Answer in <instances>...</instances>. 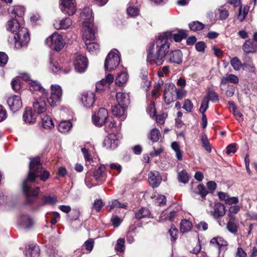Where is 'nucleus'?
<instances>
[{
  "label": "nucleus",
  "mask_w": 257,
  "mask_h": 257,
  "mask_svg": "<svg viewBox=\"0 0 257 257\" xmlns=\"http://www.w3.org/2000/svg\"><path fill=\"white\" fill-rule=\"evenodd\" d=\"M116 49L111 50L107 55L104 62V69L110 71L115 69L119 64L120 58Z\"/></svg>",
  "instance_id": "5"
},
{
  "label": "nucleus",
  "mask_w": 257,
  "mask_h": 257,
  "mask_svg": "<svg viewBox=\"0 0 257 257\" xmlns=\"http://www.w3.org/2000/svg\"><path fill=\"white\" fill-rule=\"evenodd\" d=\"M242 49L246 54L254 53L257 50V44L250 40H247L243 44Z\"/></svg>",
  "instance_id": "26"
},
{
  "label": "nucleus",
  "mask_w": 257,
  "mask_h": 257,
  "mask_svg": "<svg viewBox=\"0 0 257 257\" xmlns=\"http://www.w3.org/2000/svg\"><path fill=\"white\" fill-rule=\"evenodd\" d=\"M138 0H131L127 8L126 12L127 15L131 17H135L139 15L140 10L138 6H135L134 4H137Z\"/></svg>",
  "instance_id": "24"
},
{
  "label": "nucleus",
  "mask_w": 257,
  "mask_h": 257,
  "mask_svg": "<svg viewBox=\"0 0 257 257\" xmlns=\"http://www.w3.org/2000/svg\"><path fill=\"white\" fill-rule=\"evenodd\" d=\"M225 213V208L224 205L219 202L214 204L213 211L212 214L214 218H218L223 216Z\"/></svg>",
  "instance_id": "25"
},
{
  "label": "nucleus",
  "mask_w": 257,
  "mask_h": 257,
  "mask_svg": "<svg viewBox=\"0 0 257 257\" xmlns=\"http://www.w3.org/2000/svg\"><path fill=\"white\" fill-rule=\"evenodd\" d=\"M230 64L233 69L235 71H239L242 67L245 66V64H242L237 57H233L230 61Z\"/></svg>",
  "instance_id": "40"
},
{
  "label": "nucleus",
  "mask_w": 257,
  "mask_h": 257,
  "mask_svg": "<svg viewBox=\"0 0 257 257\" xmlns=\"http://www.w3.org/2000/svg\"><path fill=\"white\" fill-rule=\"evenodd\" d=\"M128 80L127 73L125 72L118 73L115 79V83L119 86H122Z\"/></svg>",
  "instance_id": "38"
},
{
  "label": "nucleus",
  "mask_w": 257,
  "mask_h": 257,
  "mask_svg": "<svg viewBox=\"0 0 257 257\" xmlns=\"http://www.w3.org/2000/svg\"><path fill=\"white\" fill-rule=\"evenodd\" d=\"M46 44L57 51L62 49L64 46V42L62 35L54 33L45 40Z\"/></svg>",
  "instance_id": "6"
},
{
  "label": "nucleus",
  "mask_w": 257,
  "mask_h": 257,
  "mask_svg": "<svg viewBox=\"0 0 257 257\" xmlns=\"http://www.w3.org/2000/svg\"><path fill=\"white\" fill-rule=\"evenodd\" d=\"M161 137V133L160 131L156 128H153L151 130L150 133L148 134V138L152 142H157Z\"/></svg>",
  "instance_id": "41"
},
{
  "label": "nucleus",
  "mask_w": 257,
  "mask_h": 257,
  "mask_svg": "<svg viewBox=\"0 0 257 257\" xmlns=\"http://www.w3.org/2000/svg\"><path fill=\"white\" fill-rule=\"evenodd\" d=\"M81 18L83 20V23L85 22L92 23L93 20L92 11L89 7L84 8L80 14Z\"/></svg>",
  "instance_id": "28"
},
{
  "label": "nucleus",
  "mask_w": 257,
  "mask_h": 257,
  "mask_svg": "<svg viewBox=\"0 0 257 257\" xmlns=\"http://www.w3.org/2000/svg\"><path fill=\"white\" fill-rule=\"evenodd\" d=\"M150 215V210L145 207H142L135 212V217L138 219L146 218Z\"/></svg>",
  "instance_id": "42"
},
{
  "label": "nucleus",
  "mask_w": 257,
  "mask_h": 257,
  "mask_svg": "<svg viewBox=\"0 0 257 257\" xmlns=\"http://www.w3.org/2000/svg\"><path fill=\"white\" fill-rule=\"evenodd\" d=\"M170 72V68L168 66H163L161 69L158 71V75L159 77H163L165 75H166Z\"/></svg>",
  "instance_id": "57"
},
{
  "label": "nucleus",
  "mask_w": 257,
  "mask_h": 257,
  "mask_svg": "<svg viewBox=\"0 0 257 257\" xmlns=\"http://www.w3.org/2000/svg\"><path fill=\"white\" fill-rule=\"evenodd\" d=\"M201 143L202 147L208 152H211V147L207 136L203 133L201 136Z\"/></svg>",
  "instance_id": "43"
},
{
  "label": "nucleus",
  "mask_w": 257,
  "mask_h": 257,
  "mask_svg": "<svg viewBox=\"0 0 257 257\" xmlns=\"http://www.w3.org/2000/svg\"><path fill=\"white\" fill-rule=\"evenodd\" d=\"M118 140L114 134L108 135L104 140L103 145L106 149H114L118 145Z\"/></svg>",
  "instance_id": "17"
},
{
  "label": "nucleus",
  "mask_w": 257,
  "mask_h": 257,
  "mask_svg": "<svg viewBox=\"0 0 257 257\" xmlns=\"http://www.w3.org/2000/svg\"><path fill=\"white\" fill-rule=\"evenodd\" d=\"M189 175L185 170H183L178 174V179L179 182L186 184L189 180Z\"/></svg>",
  "instance_id": "44"
},
{
  "label": "nucleus",
  "mask_w": 257,
  "mask_h": 257,
  "mask_svg": "<svg viewBox=\"0 0 257 257\" xmlns=\"http://www.w3.org/2000/svg\"><path fill=\"white\" fill-rule=\"evenodd\" d=\"M61 11L69 16L73 15L76 11L75 0H60Z\"/></svg>",
  "instance_id": "10"
},
{
  "label": "nucleus",
  "mask_w": 257,
  "mask_h": 257,
  "mask_svg": "<svg viewBox=\"0 0 257 257\" xmlns=\"http://www.w3.org/2000/svg\"><path fill=\"white\" fill-rule=\"evenodd\" d=\"M125 108L126 106L118 104L112 106L111 110L113 115L120 118V120L122 121L126 117L125 114Z\"/></svg>",
  "instance_id": "22"
},
{
  "label": "nucleus",
  "mask_w": 257,
  "mask_h": 257,
  "mask_svg": "<svg viewBox=\"0 0 257 257\" xmlns=\"http://www.w3.org/2000/svg\"><path fill=\"white\" fill-rule=\"evenodd\" d=\"M103 206V203L101 200H95L93 207L97 212L99 211Z\"/></svg>",
  "instance_id": "63"
},
{
  "label": "nucleus",
  "mask_w": 257,
  "mask_h": 257,
  "mask_svg": "<svg viewBox=\"0 0 257 257\" xmlns=\"http://www.w3.org/2000/svg\"><path fill=\"white\" fill-rule=\"evenodd\" d=\"M26 257H39L40 255V248L36 244L32 243L29 245L26 248Z\"/></svg>",
  "instance_id": "23"
},
{
  "label": "nucleus",
  "mask_w": 257,
  "mask_h": 257,
  "mask_svg": "<svg viewBox=\"0 0 257 257\" xmlns=\"http://www.w3.org/2000/svg\"><path fill=\"white\" fill-rule=\"evenodd\" d=\"M248 9L245 7L243 8V12H242V7L240 6L238 10V19L240 22H242L246 17L248 13Z\"/></svg>",
  "instance_id": "53"
},
{
  "label": "nucleus",
  "mask_w": 257,
  "mask_h": 257,
  "mask_svg": "<svg viewBox=\"0 0 257 257\" xmlns=\"http://www.w3.org/2000/svg\"><path fill=\"white\" fill-rule=\"evenodd\" d=\"M168 233L170 234L171 241H175L178 237V229L175 226H172L169 229Z\"/></svg>",
  "instance_id": "48"
},
{
  "label": "nucleus",
  "mask_w": 257,
  "mask_h": 257,
  "mask_svg": "<svg viewBox=\"0 0 257 257\" xmlns=\"http://www.w3.org/2000/svg\"><path fill=\"white\" fill-rule=\"evenodd\" d=\"M183 55L181 50L171 51L167 55L168 62L171 63L180 64L182 62Z\"/></svg>",
  "instance_id": "16"
},
{
  "label": "nucleus",
  "mask_w": 257,
  "mask_h": 257,
  "mask_svg": "<svg viewBox=\"0 0 257 257\" xmlns=\"http://www.w3.org/2000/svg\"><path fill=\"white\" fill-rule=\"evenodd\" d=\"M166 197L163 195H158L156 198L157 203L159 206H164L166 204Z\"/></svg>",
  "instance_id": "56"
},
{
  "label": "nucleus",
  "mask_w": 257,
  "mask_h": 257,
  "mask_svg": "<svg viewBox=\"0 0 257 257\" xmlns=\"http://www.w3.org/2000/svg\"><path fill=\"white\" fill-rule=\"evenodd\" d=\"M110 207L111 209L114 208H126L127 204H121L117 200H113L110 203Z\"/></svg>",
  "instance_id": "52"
},
{
  "label": "nucleus",
  "mask_w": 257,
  "mask_h": 257,
  "mask_svg": "<svg viewBox=\"0 0 257 257\" xmlns=\"http://www.w3.org/2000/svg\"><path fill=\"white\" fill-rule=\"evenodd\" d=\"M74 66L75 70L79 73L86 71L88 66V60L86 57L81 54H75Z\"/></svg>",
  "instance_id": "9"
},
{
  "label": "nucleus",
  "mask_w": 257,
  "mask_h": 257,
  "mask_svg": "<svg viewBox=\"0 0 257 257\" xmlns=\"http://www.w3.org/2000/svg\"><path fill=\"white\" fill-rule=\"evenodd\" d=\"M190 29L193 31H197L202 30L204 25L199 21H194L189 24Z\"/></svg>",
  "instance_id": "46"
},
{
  "label": "nucleus",
  "mask_w": 257,
  "mask_h": 257,
  "mask_svg": "<svg viewBox=\"0 0 257 257\" xmlns=\"http://www.w3.org/2000/svg\"><path fill=\"white\" fill-rule=\"evenodd\" d=\"M116 99L119 104L127 106L130 102L128 94L126 93L119 92L116 94Z\"/></svg>",
  "instance_id": "30"
},
{
  "label": "nucleus",
  "mask_w": 257,
  "mask_h": 257,
  "mask_svg": "<svg viewBox=\"0 0 257 257\" xmlns=\"http://www.w3.org/2000/svg\"><path fill=\"white\" fill-rule=\"evenodd\" d=\"M137 229V227L136 226H132L130 227L127 234V241L129 243H132L134 241V237L132 235V233H135Z\"/></svg>",
  "instance_id": "49"
},
{
  "label": "nucleus",
  "mask_w": 257,
  "mask_h": 257,
  "mask_svg": "<svg viewBox=\"0 0 257 257\" xmlns=\"http://www.w3.org/2000/svg\"><path fill=\"white\" fill-rule=\"evenodd\" d=\"M80 215V212L78 210H73L69 215V218L70 220H77Z\"/></svg>",
  "instance_id": "64"
},
{
  "label": "nucleus",
  "mask_w": 257,
  "mask_h": 257,
  "mask_svg": "<svg viewBox=\"0 0 257 257\" xmlns=\"http://www.w3.org/2000/svg\"><path fill=\"white\" fill-rule=\"evenodd\" d=\"M210 244L218 248L219 253L226 250L228 245L227 241L219 236L213 237L210 241Z\"/></svg>",
  "instance_id": "12"
},
{
  "label": "nucleus",
  "mask_w": 257,
  "mask_h": 257,
  "mask_svg": "<svg viewBox=\"0 0 257 257\" xmlns=\"http://www.w3.org/2000/svg\"><path fill=\"white\" fill-rule=\"evenodd\" d=\"M94 243V242L92 239H89L86 240L82 245V249L86 250L84 253H90L93 249Z\"/></svg>",
  "instance_id": "45"
},
{
  "label": "nucleus",
  "mask_w": 257,
  "mask_h": 257,
  "mask_svg": "<svg viewBox=\"0 0 257 257\" xmlns=\"http://www.w3.org/2000/svg\"><path fill=\"white\" fill-rule=\"evenodd\" d=\"M8 56L5 52H0V66L4 67L8 62Z\"/></svg>",
  "instance_id": "61"
},
{
  "label": "nucleus",
  "mask_w": 257,
  "mask_h": 257,
  "mask_svg": "<svg viewBox=\"0 0 257 257\" xmlns=\"http://www.w3.org/2000/svg\"><path fill=\"white\" fill-rule=\"evenodd\" d=\"M9 13L12 17H18L22 18L25 13V9L23 6H17L8 9Z\"/></svg>",
  "instance_id": "29"
},
{
  "label": "nucleus",
  "mask_w": 257,
  "mask_h": 257,
  "mask_svg": "<svg viewBox=\"0 0 257 257\" xmlns=\"http://www.w3.org/2000/svg\"><path fill=\"white\" fill-rule=\"evenodd\" d=\"M108 86L106 84V81L105 79H102L101 80L97 82L96 83V90L97 92L102 91L105 89Z\"/></svg>",
  "instance_id": "51"
},
{
  "label": "nucleus",
  "mask_w": 257,
  "mask_h": 257,
  "mask_svg": "<svg viewBox=\"0 0 257 257\" xmlns=\"http://www.w3.org/2000/svg\"><path fill=\"white\" fill-rule=\"evenodd\" d=\"M29 89L31 91H37L39 96L48 95L47 91L37 81H31L29 83Z\"/></svg>",
  "instance_id": "21"
},
{
  "label": "nucleus",
  "mask_w": 257,
  "mask_h": 257,
  "mask_svg": "<svg viewBox=\"0 0 257 257\" xmlns=\"http://www.w3.org/2000/svg\"><path fill=\"white\" fill-rule=\"evenodd\" d=\"M85 44L86 46V49L89 52L95 54L99 51V45L98 43L92 41H89L85 42Z\"/></svg>",
  "instance_id": "37"
},
{
  "label": "nucleus",
  "mask_w": 257,
  "mask_h": 257,
  "mask_svg": "<svg viewBox=\"0 0 257 257\" xmlns=\"http://www.w3.org/2000/svg\"><path fill=\"white\" fill-rule=\"evenodd\" d=\"M238 81L239 79L236 75L233 74H229L221 78L220 84L226 85L228 83L237 84L238 83Z\"/></svg>",
  "instance_id": "33"
},
{
  "label": "nucleus",
  "mask_w": 257,
  "mask_h": 257,
  "mask_svg": "<svg viewBox=\"0 0 257 257\" xmlns=\"http://www.w3.org/2000/svg\"><path fill=\"white\" fill-rule=\"evenodd\" d=\"M218 11L220 20H225L228 17V12L225 9L221 7L218 10Z\"/></svg>",
  "instance_id": "62"
},
{
  "label": "nucleus",
  "mask_w": 257,
  "mask_h": 257,
  "mask_svg": "<svg viewBox=\"0 0 257 257\" xmlns=\"http://www.w3.org/2000/svg\"><path fill=\"white\" fill-rule=\"evenodd\" d=\"M108 116L107 109L104 108H100L97 113L92 115V122L96 126H101L106 122Z\"/></svg>",
  "instance_id": "8"
},
{
  "label": "nucleus",
  "mask_w": 257,
  "mask_h": 257,
  "mask_svg": "<svg viewBox=\"0 0 257 257\" xmlns=\"http://www.w3.org/2000/svg\"><path fill=\"white\" fill-rule=\"evenodd\" d=\"M23 118L25 123L30 124L36 121V116L32 110L26 109L23 114Z\"/></svg>",
  "instance_id": "32"
},
{
  "label": "nucleus",
  "mask_w": 257,
  "mask_h": 257,
  "mask_svg": "<svg viewBox=\"0 0 257 257\" xmlns=\"http://www.w3.org/2000/svg\"><path fill=\"white\" fill-rule=\"evenodd\" d=\"M206 98L208 102L209 100L211 101L213 103L219 101V97L218 94L211 88H208L206 95L204 98Z\"/></svg>",
  "instance_id": "36"
},
{
  "label": "nucleus",
  "mask_w": 257,
  "mask_h": 257,
  "mask_svg": "<svg viewBox=\"0 0 257 257\" xmlns=\"http://www.w3.org/2000/svg\"><path fill=\"white\" fill-rule=\"evenodd\" d=\"M13 35L15 47L18 49L26 45L30 40L28 29L22 26Z\"/></svg>",
  "instance_id": "4"
},
{
  "label": "nucleus",
  "mask_w": 257,
  "mask_h": 257,
  "mask_svg": "<svg viewBox=\"0 0 257 257\" xmlns=\"http://www.w3.org/2000/svg\"><path fill=\"white\" fill-rule=\"evenodd\" d=\"M57 200L56 197L54 196H44L43 197V201L45 204L53 205L56 203Z\"/></svg>",
  "instance_id": "54"
},
{
  "label": "nucleus",
  "mask_w": 257,
  "mask_h": 257,
  "mask_svg": "<svg viewBox=\"0 0 257 257\" xmlns=\"http://www.w3.org/2000/svg\"><path fill=\"white\" fill-rule=\"evenodd\" d=\"M11 84L13 90L15 91H18L21 89V82L19 78L14 79Z\"/></svg>",
  "instance_id": "55"
},
{
  "label": "nucleus",
  "mask_w": 257,
  "mask_h": 257,
  "mask_svg": "<svg viewBox=\"0 0 257 257\" xmlns=\"http://www.w3.org/2000/svg\"><path fill=\"white\" fill-rule=\"evenodd\" d=\"M42 124L43 127L47 130H51L54 127V123L51 117L48 115L42 118Z\"/></svg>",
  "instance_id": "34"
},
{
  "label": "nucleus",
  "mask_w": 257,
  "mask_h": 257,
  "mask_svg": "<svg viewBox=\"0 0 257 257\" xmlns=\"http://www.w3.org/2000/svg\"><path fill=\"white\" fill-rule=\"evenodd\" d=\"M81 101L84 106L90 108L92 106L95 101L94 94L92 92H87L83 94Z\"/></svg>",
  "instance_id": "19"
},
{
  "label": "nucleus",
  "mask_w": 257,
  "mask_h": 257,
  "mask_svg": "<svg viewBox=\"0 0 257 257\" xmlns=\"http://www.w3.org/2000/svg\"><path fill=\"white\" fill-rule=\"evenodd\" d=\"M50 174L47 171H42V164L39 157H36L31 160L29 165V171L27 177L23 182L22 189L29 203L34 201V198L40 192V188L35 186V183L38 177L43 181H45L49 177Z\"/></svg>",
  "instance_id": "1"
},
{
  "label": "nucleus",
  "mask_w": 257,
  "mask_h": 257,
  "mask_svg": "<svg viewBox=\"0 0 257 257\" xmlns=\"http://www.w3.org/2000/svg\"><path fill=\"white\" fill-rule=\"evenodd\" d=\"M62 94V90L59 85H52L51 86V94L49 96L46 95L39 96L36 98L33 103L34 110L38 114L44 112L46 110V99L50 106H56L60 101Z\"/></svg>",
  "instance_id": "3"
},
{
  "label": "nucleus",
  "mask_w": 257,
  "mask_h": 257,
  "mask_svg": "<svg viewBox=\"0 0 257 257\" xmlns=\"http://www.w3.org/2000/svg\"><path fill=\"white\" fill-rule=\"evenodd\" d=\"M124 239L123 238H119L116 242L115 246V250L119 253H122L125 250Z\"/></svg>",
  "instance_id": "47"
},
{
  "label": "nucleus",
  "mask_w": 257,
  "mask_h": 257,
  "mask_svg": "<svg viewBox=\"0 0 257 257\" xmlns=\"http://www.w3.org/2000/svg\"><path fill=\"white\" fill-rule=\"evenodd\" d=\"M82 38L86 42L93 41L95 40V34L93 25L92 23L85 22L82 24Z\"/></svg>",
  "instance_id": "7"
},
{
  "label": "nucleus",
  "mask_w": 257,
  "mask_h": 257,
  "mask_svg": "<svg viewBox=\"0 0 257 257\" xmlns=\"http://www.w3.org/2000/svg\"><path fill=\"white\" fill-rule=\"evenodd\" d=\"M21 26L18 21L15 19L9 20L6 25L7 30L13 34L16 32Z\"/></svg>",
  "instance_id": "31"
},
{
  "label": "nucleus",
  "mask_w": 257,
  "mask_h": 257,
  "mask_svg": "<svg viewBox=\"0 0 257 257\" xmlns=\"http://www.w3.org/2000/svg\"><path fill=\"white\" fill-rule=\"evenodd\" d=\"M162 178L159 172L157 171H151L149 174V182L153 188H157L160 184Z\"/></svg>",
  "instance_id": "18"
},
{
  "label": "nucleus",
  "mask_w": 257,
  "mask_h": 257,
  "mask_svg": "<svg viewBox=\"0 0 257 257\" xmlns=\"http://www.w3.org/2000/svg\"><path fill=\"white\" fill-rule=\"evenodd\" d=\"M198 193L202 197H205L208 194V192L205 188L204 186L199 184L197 187Z\"/></svg>",
  "instance_id": "60"
},
{
  "label": "nucleus",
  "mask_w": 257,
  "mask_h": 257,
  "mask_svg": "<svg viewBox=\"0 0 257 257\" xmlns=\"http://www.w3.org/2000/svg\"><path fill=\"white\" fill-rule=\"evenodd\" d=\"M208 104L209 102L207 101V98H203L199 109V111L202 114L205 113V111L208 108Z\"/></svg>",
  "instance_id": "58"
},
{
  "label": "nucleus",
  "mask_w": 257,
  "mask_h": 257,
  "mask_svg": "<svg viewBox=\"0 0 257 257\" xmlns=\"http://www.w3.org/2000/svg\"><path fill=\"white\" fill-rule=\"evenodd\" d=\"M72 22L69 18L63 19L61 20L56 21L54 24V27L57 29H67L71 26Z\"/></svg>",
  "instance_id": "27"
},
{
  "label": "nucleus",
  "mask_w": 257,
  "mask_h": 257,
  "mask_svg": "<svg viewBox=\"0 0 257 257\" xmlns=\"http://www.w3.org/2000/svg\"><path fill=\"white\" fill-rule=\"evenodd\" d=\"M193 107V104L189 99H186L183 106V108L188 112H191Z\"/></svg>",
  "instance_id": "59"
},
{
  "label": "nucleus",
  "mask_w": 257,
  "mask_h": 257,
  "mask_svg": "<svg viewBox=\"0 0 257 257\" xmlns=\"http://www.w3.org/2000/svg\"><path fill=\"white\" fill-rule=\"evenodd\" d=\"M93 176L90 174H86L85 178V183L86 185L89 188L92 186L96 185L97 184L95 183L93 180Z\"/></svg>",
  "instance_id": "50"
},
{
  "label": "nucleus",
  "mask_w": 257,
  "mask_h": 257,
  "mask_svg": "<svg viewBox=\"0 0 257 257\" xmlns=\"http://www.w3.org/2000/svg\"><path fill=\"white\" fill-rule=\"evenodd\" d=\"M176 88L172 83H167L165 85L164 100L167 104H170L174 101V94Z\"/></svg>",
  "instance_id": "11"
},
{
  "label": "nucleus",
  "mask_w": 257,
  "mask_h": 257,
  "mask_svg": "<svg viewBox=\"0 0 257 257\" xmlns=\"http://www.w3.org/2000/svg\"><path fill=\"white\" fill-rule=\"evenodd\" d=\"M165 35H160L155 42L150 43L147 47L148 62L162 65L165 57L169 53L170 43L166 40Z\"/></svg>",
  "instance_id": "2"
},
{
  "label": "nucleus",
  "mask_w": 257,
  "mask_h": 257,
  "mask_svg": "<svg viewBox=\"0 0 257 257\" xmlns=\"http://www.w3.org/2000/svg\"><path fill=\"white\" fill-rule=\"evenodd\" d=\"M8 104L11 111L15 112L22 107V102L19 95H14L10 96L7 100Z\"/></svg>",
  "instance_id": "15"
},
{
  "label": "nucleus",
  "mask_w": 257,
  "mask_h": 257,
  "mask_svg": "<svg viewBox=\"0 0 257 257\" xmlns=\"http://www.w3.org/2000/svg\"><path fill=\"white\" fill-rule=\"evenodd\" d=\"M18 221L21 225H33L35 223V219L27 214L21 215L18 218Z\"/></svg>",
  "instance_id": "35"
},
{
  "label": "nucleus",
  "mask_w": 257,
  "mask_h": 257,
  "mask_svg": "<svg viewBox=\"0 0 257 257\" xmlns=\"http://www.w3.org/2000/svg\"><path fill=\"white\" fill-rule=\"evenodd\" d=\"M162 35H165L166 40L169 42L172 39L175 42H180L183 39H185L187 36V31L181 30L177 33H174L172 32L167 31L161 34Z\"/></svg>",
  "instance_id": "14"
},
{
  "label": "nucleus",
  "mask_w": 257,
  "mask_h": 257,
  "mask_svg": "<svg viewBox=\"0 0 257 257\" xmlns=\"http://www.w3.org/2000/svg\"><path fill=\"white\" fill-rule=\"evenodd\" d=\"M72 126L70 121H63L60 122L58 125V130L63 134L68 132Z\"/></svg>",
  "instance_id": "39"
},
{
  "label": "nucleus",
  "mask_w": 257,
  "mask_h": 257,
  "mask_svg": "<svg viewBox=\"0 0 257 257\" xmlns=\"http://www.w3.org/2000/svg\"><path fill=\"white\" fill-rule=\"evenodd\" d=\"M106 175L104 165H100L93 173V177L95 181L102 184L105 180Z\"/></svg>",
  "instance_id": "20"
},
{
  "label": "nucleus",
  "mask_w": 257,
  "mask_h": 257,
  "mask_svg": "<svg viewBox=\"0 0 257 257\" xmlns=\"http://www.w3.org/2000/svg\"><path fill=\"white\" fill-rule=\"evenodd\" d=\"M49 69L53 73L58 72H63L64 74H67L70 71V69L67 70L62 69L57 61V58L55 55H51L49 60Z\"/></svg>",
  "instance_id": "13"
}]
</instances>
